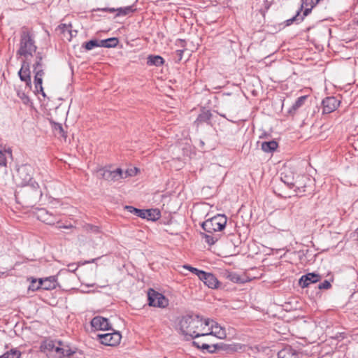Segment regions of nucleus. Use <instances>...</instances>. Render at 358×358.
Returning <instances> with one entry per match:
<instances>
[{
    "label": "nucleus",
    "instance_id": "nucleus-1",
    "mask_svg": "<svg viewBox=\"0 0 358 358\" xmlns=\"http://www.w3.org/2000/svg\"><path fill=\"white\" fill-rule=\"evenodd\" d=\"M210 325V319L199 315H185L182 317L178 324L177 329L186 341L203 337L207 327Z\"/></svg>",
    "mask_w": 358,
    "mask_h": 358
},
{
    "label": "nucleus",
    "instance_id": "nucleus-2",
    "mask_svg": "<svg viewBox=\"0 0 358 358\" xmlns=\"http://www.w3.org/2000/svg\"><path fill=\"white\" fill-rule=\"evenodd\" d=\"M36 52L37 46L32 31L26 27H22L17 56L22 57V60L31 62Z\"/></svg>",
    "mask_w": 358,
    "mask_h": 358
},
{
    "label": "nucleus",
    "instance_id": "nucleus-3",
    "mask_svg": "<svg viewBox=\"0 0 358 358\" xmlns=\"http://www.w3.org/2000/svg\"><path fill=\"white\" fill-rule=\"evenodd\" d=\"M35 55L34 63L33 64V71L34 73V85L36 91H40L43 96L45 94L42 86L43 77L44 76V64L43 59L44 55L41 52H37Z\"/></svg>",
    "mask_w": 358,
    "mask_h": 358
},
{
    "label": "nucleus",
    "instance_id": "nucleus-4",
    "mask_svg": "<svg viewBox=\"0 0 358 358\" xmlns=\"http://www.w3.org/2000/svg\"><path fill=\"white\" fill-rule=\"evenodd\" d=\"M227 218L224 215H217L203 222L201 224L203 230L208 234L220 231L224 229Z\"/></svg>",
    "mask_w": 358,
    "mask_h": 358
},
{
    "label": "nucleus",
    "instance_id": "nucleus-5",
    "mask_svg": "<svg viewBox=\"0 0 358 358\" xmlns=\"http://www.w3.org/2000/svg\"><path fill=\"white\" fill-rule=\"evenodd\" d=\"M98 173H99L103 179L108 182L118 181L122 178H127V176H133V171L131 169L130 171L127 170L124 173L120 168L113 171L106 169H100L98 170Z\"/></svg>",
    "mask_w": 358,
    "mask_h": 358
},
{
    "label": "nucleus",
    "instance_id": "nucleus-6",
    "mask_svg": "<svg viewBox=\"0 0 358 358\" xmlns=\"http://www.w3.org/2000/svg\"><path fill=\"white\" fill-rule=\"evenodd\" d=\"M313 8V0H301L300 9L297 10L294 16L285 21L286 25L289 26L294 22H299L302 21L305 16H307L311 13Z\"/></svg>",
    "mask_w": 358,
    "mask_h": 358
},
{
    "label": "nucleus",
    "instance_id": "nucleus-7",
    "mask_svg": "<svg viewBox=\"0 0 358 358\" xmlns=\"http://www.w3.org/2000/svg\"><path fill=\"white\" fill-rule=\"evenodd\" d=\"M34 169L31 165L22 164L17 169L16 180L22 186L32 182Z\"/></svg>",
    "mask_w": 358,
    "mask_h": 358
},
{
    "label": "nucleus",
    "instance_id": "nucleus-8",
    "mask_svg": "<svg viewBox=\"0 0 358 358\" xmlns=\"http://www.w3.org/2000/svg\"><path fill=\"white\" fill-rule=\"evenodd\" d=\"M98 340L105 345L116 346L122 339V335L120 331H114L112 333H107L97 335Z\"/></svg>",
    "mask_w": 358,
    "mask_h": 358
},
{
    "label": "nucleus",
    "instance_id": "nucleus-9",
    "mask_svg": "<svg viewBox=\"0 0 358 358\" xmlns=\"http://www.w3.org/2000/svg\"><path fill=\"white\" fill-rule=\"evenodd\" d=\"M149 305L154 307L165 308L168 306L169 301L166 297L159 292L150 289L148 292Z\"/></svg>",
    "mask_w": 358,
    "mask_h": 358
},
{
    "label": "nucleus",
    "instance_id": "nucleus-10",
    "mask_svg": "<svg viewBox=\"0 0 358 358\" xmlns=\"http://www.w3.org/2000/svg\"><path fill=\"white\" fill-rule=\"evenodd\" d=\"M204 334H207L204 337L214 336L220 339H224L227 337L225 329L210 320V325L207 327Z\"/></svg>",
    "mask_w": 358,
    "mask_h": 358
},
{
    "label": "nucleus",
    "instance_id": "nucleus-11",
    "mask_svg": "<svg viewBox=\"0 0 358 358\" xmlns=\"http://www.w3.org/2000/svg\"><path fill=\"white\" fill-rule=\"evenodd\" d=\"M340 105V101L334 96H328L322 101V114L334 111Z\"/></svg>",
    "mask_w": 358,
    "mask_h": 358
},
{
    "label": "nucleus",
    "instance_id": "nucleus-12",
    "mask_svg": "<svg viewBox=\"0 0 358 358\" xmlns=\"http://www.w3.org/2000/svg\"><path fill=\"white\" fill-rule=\"evenodd\" d=\"M92 327L96 331H106L110 330L111 324L109 322L108 319L101 317L96 316L91 321Z\"/></svg>",
    "mask_w": 358,
    "mask_h": 358
},
{
    "label": "nucleus",
    "instance_id": "nucleus-13",
    "mask_svg": "<svg viewBox=\"0 0 358 358\" xmlns=\"http://www.w3.org/2000/svg\"><path fill=\"white\" fill-rule=\"evenodd\" d=\"M18 75L22 81L25 82L27 85L31 84L30 62L22 60V66Z\"/></svg>",
    "mask_w": 358,
    "mask_h": 358
},
{
    "label": "nucleus",
    "instance_id": "nucleus-14",
    "mask_svg": "<svg viewBox=\"0 0 358 358\" xmlns=\"http://www.w3.org/2000/svg\"><path fill=\"white\" fill-rule=\"evenodd\" d=\"M199 278L210 289H216L218 287L219 281L211 273L203 271V275H200Z\"/></svg>",
    "mask_w": 358,
    "mask_h": 358
},
{
    "label": "nucleus",
    "instance_id": "nucleus-15",
    "mask_svg": "<svg viewBox=\"0 0 358 358\" xmlns=\"http://www.w3.org/2000/svg\"><path fill=\"white\" fill-rule=\"evenodd\" d=\"M37 217L47 224H54L57 221V217L46 209L41 208L37 213Z\"/></svg>",
    "mask_w": 358,
    "mask_h": 358
},
{
    "label": "nucleus",
    "instance_id": "nucleus-16",
    "mask_svg": "<svg viewBox=\"0 0 358 358\" xmlns=\"http://www.w3.org/2000/svg\"><path fill=\"white\" fill-rule=\"evenodd\" d=\"M57 281L54 276H50L45 279H40L38 285L36 287V289L42 288L43 289H52L56 287Z\"/></svg>",
    "mask_w": 358,
    "mask_h": 358
},
{
    "label": "nucleus",
    "instance_id": "nucleus-17",
    "mask_svg": "<svg viewBox=\"0 0 358 358\" xmlns=\"http://www.w3.org/2000/svg\"><path fill=\"white\" fill-rule=\"evenodd\" d=\"M278 358H299L296 350L290 346H286L278 353Z\"/></svg>",
    "mask_w": 358,
    "mask_h": 358
},
{
    "label": "nucleus",
    "instance_id": "nucleus-18",
    "mask_svg": "<svg viewBox=\"0 0 358 358\" xmlns=\"http://www.w3.org/2000/svg\"><path fill=\"white\" fill-rule=\"evenodd\" d=\"M192 344L194 346H196L197 348L206 350H207V352H208L210 353L215 352L217 348V344L209 345L206 342H201L199 341H194Z\"/></svg>",
    "mask_w": 358,
    "mask_h": 358
},
{
    "label": "nucleus",
    "instance_id": "nucleus-19",
    "mask_svg": "<svg viewBox=\"0 0 358 358\" xmlns=\"http://www.w3.org/2000/svg\"><path fill=\"white\" fill-rule=\"evenodd\" d=\"M71 24H61L58 27V29L64 35V37L68 41H71L74 36L73 34V31L71 29ZM74 32L76 33V31H74Z\"/></svg>",
    "mask_w": 358,
    "mask_h": 358
},
{
    "label": "nucleus",
    "instance_id": "nucleus-20",
    "mask_svg": "<svg viewBox=\"0 0 358 358\" xmlns=\"http://www.w3.org/2000/svg\"><path fill=\"white\" fill-rule=\"evenodd\" d=\"M144 215L143 216V219H147L148 220L156 221L159 220L161 217V213L158 209H148L144 210Z\"/></svg>",
    "mask_w": 358,
    "mask_h": 358
},
{
    "label": "nucleus",
    "instance_id": "nucleus-21",
    "mask_svg": "<svg viewBox=\"0 0 358 358\" xmlns=\"http://www.w3.org/2000/svg\"><path fill=\"white\" fill-rule=\"evenodd\" d=\"M312 283H313V273H308L302 275L299 280V284L301 288H306Z\"/></svg>",
    "mask_w": 358,
    "mask_h": 358
},
{
    "label": "nucleus",
    "instance_id": "nucleus-22",
    "mask_svg": "<svg viewBox=\"0 0 358 358\" xmlns=\"http://www.w3.org/2000/svg\"><path fill=\"white\" fill-rule=\"evenodd\" d=\"M55 343L56 341H54L45 340L41 344V351L45 353L53 352Z\"/></svg>",
    "mask_w": 358,
    "mask_h": 358
},
{
    "label": "nucleus",
    "instance_id": "nucleus-23",
    "mask_svg": "<svg viewBox=\"0 0 358 358\" xmlns=\"http://www.w3.org/2000/svg\"><path fill=\"white\" fill-rule=\"evenodd\" d=\"M164 62V59L159 55H149L148 57L147 64L149 66H160Z\"/></svg>",
    "mask_w": 358,
    "mask_h": 358
},
{
    "label": "nucleus",
    "instance_id": "nucleus-24",
    "mask_svg": "<svg viewBox=\"0 0 358 358\" xmlns=\"http://www.w3.org/2000/svg\"><path fill=\"white\" fill-rule=\"evenodd\" d=\"M262 150L265 152H272L278 148V143L275 141H265L262 143Z\"/></svg>",
    "mask_w": 358,
    "mask_h": 358
},
{
    "label": "nucleus",
    "instance_id": "nucleus-25",
    "mask_svg": "<svg viewBox=\"0 0 358 358\" xmlns=\"http://www.w3.org/2000/svg\"><path fill=\"white\" fill-rule=\"evenodd\" d=\"M212 114L210 110H205L201 112L196 119L194 123L197 125L200 123L208 122L211 118Z\"/></svg>",
    "mask_w": 358,
    "mask_h": 358
},
{
    "label": "nucleus",
    "instance_id": "nucleus-26",
    "mask_svg": "<svg viewBox=\"0 0 358 358\" xmlns=\"http://www.w3.org/2000/svg\"><path fill=\"white\" fill-rule=\"evenodd\" d=\"M118 39L117 38L113 37L109 38L104 40H101L100 43V47H104V48H115L118 44Z\"/></svg>",
    "mask_w": 358,
    "mask_h": 358
},
{
    "label": "nucleus",
    "instance_id": "nucleus-27",
    "mask_svg": "<svg viewBox=\"0 0 358 358\" xmlns=\"http://www.w3.org/2000/svg\"><path fill=\"white\" fill-rule=\"evenodd\" d=\"M136 10L134 6H129L123 8H117L116 16H125L134 13Z\"/></svg>",
    "mask_w": 358,
    "mask_h": 358
},
{
    "label": "nucleus",
    "instance_id": "nucleus-28",
    "mask_svg": "<svg viewBox=\"0 0 358 358\" xmlns=\"http://www.w3.org/2000/svg\"><path fill=\"white\" fill-rule=\"evenodd\" d=\"M226 278L229 280L235 282V283H243L244 282V280L241 278V276L232 271H228L225 273Z\"/></svg>",
    "mask_w": 358,
    "mask_h": 358
},
{
    "label": "nucleus",
    "instance_id": "nucleus-29",
    "mask_svg": "<svg viewBox=\"0 0 358 358\" xmlns=\"http://www.w3.org/2000/svg\"><path fill=\"white\" fill-rule=\"evenodd\" d=\"M76 352L75 350L71 349L68 345L63 344L62 350L58 352L57 355L59 358L70 357Z\"/></svg>",
    "mask_w": 358,
    "mask_h": 358
},
{
    "label": "nucleus",
    "instance_id": "nucleus-30",
    "mask_svg": "<svg viewBox=\"0 0 358 358\" xmlns=\"http://www.w3.org/2000/svg\"><path fill=\"white\" fill-rule=\"evenodd\" d=\"M20 355L21 352L19 350L12 349L0 356V358H20Z\"/></svg>",
    "mask_w": 358,
    "mask_h": 358
},
{
    "label": "nucleus",
    "instance_id": "nucleus-31",
    "mask_svg": "<svg viewBox=\"0 0 358 358\" xmlns=\"http://www.w3.org/2000/svg\"><path fill=\"white\" fill-rule=\"evenodd\" d=\"M125 208L131 213L136 215L138 217L143 218L144 215V210L134 208L131 206H126Z\"/></svg>",
    "mask_w": 358,
    "mask_h": 358
},
{
    "label": "nucleus",
    "instance_id": "nucleus-32",
    "mask_svg": "<svg viewBox=\"0 0 358 358\" xmlns=\"http://www.w3.org/2000/svg\"><path fill=\"white\" fill-rule=\"evenodd\" d=\"M52 129L56 136L66 137L64 131L61 124L53 122Z\"/></svg>",
    "mask_w": 358,
    "mask_h": 358
},
{
    "label": "nucleus",
    "instance_id": "nucleus-33",
    "mask_svg": "<svg viewBox=\"0 0 358 358\" xmlns=\"http://www.w3.org/2000/svg\"><path fill=\"white\" fill-rule=\"evenodd\" d=\"M101 43L97 40H90L83 44L87 50H92L95 47H100Z\"/></svg>",
    "mask_w": 358,
    "mask_h": 358
},
{
    "label": "nucleus",
    "instance_id": "nucleus-34",
    "mask_svg": "<svg viewBox=\"0 0 358 358\" xmlns=\"http://www.w3.org/2000/svg\"><path fill=\"white\" fill-rule=\"evenodd\" d=\"M83 228L84 231H85L86 232H92V233H95V234L99 233V227L90 224H85L83 226Z\"/></svg>",
    "mask_w": 358,
    "mask_h": 358
},
{
    "label": "nucleus",
    "instance_id": "nucleus-35",
    "mask_svg": "<svg viewBox=\"0 0 358 358\" xmlns=\"http://www.w3.org/2000/svg\"><path fill=\"white\" fill-rule=\"evenodd\" d=\"M333 281L332 277L328 280H324L322 282H320L317 287L319 289H329L331 287V282Z\"/></svg>",
    "mask_w": 358,
    "mask_h": 358
},
{
    "label": "nucleus",
    "instance_id": "nucleus-36",
    "mask_svg": "<svg viewBox=\"0 0 358 358\" xmlns=\"http://www.w3.org/2000/svg\"><path fill=\"white\" fill-rule=\"evenodd\" d=\"M183 268L191 271L192 273H194L195 275H196L199 278L200 275H203V271H201V270H199L196 268H194V267H192L189 265H184L183 266Z\"/></svg>",
    "mask_w": 358,
    "mask_h": 358
},
{
    "label": "nucleus",
    "instance_id": "nucleus-37",
    "mask_svg": "<svg viewBox=\"0 0 358 358\" xmlns=\"http://www.w3.org/2000/svg\"><path fill=\"white\" fill-rule=\"evenodd\" d=\"M281 180L285 184H286L289 188H292L294 185L292 180L287 175H284V173H281Z\"/></svg>",
    "mask_w": 358,
    "mask_h": 358
},
{
    "label": "nucleus",
    "instance_id": "nucleus-38",
    "mask_svg": "<svg viewBox=\"0 0 358 358\" xmlns=\"http://www.w3.org/2000/svg\"><path fill=\"white\" fill-rule=\"evenodd\" d=\"M306 99H307V96H301L299 97L296 99V101H295V103H294V105L292 106L293 108L296 109V108L301 107L303 104V103Z\"/></svg>",
    "mask_w": 358,
    "mask_h": 358
},
{
    "label": "nucleus",
    "instance_id": "nucleus-39",
    "mask_svg": "<svg viewBox=\"0 0 358 358\" xmlns=\"http://www.w3.org/2000/svg\"><path fill=\"white\" fill-rule=\"evenodd\" d=\"M17 94L24 104H28L30 102L29 96L24 92L18 91Z\"/></svg>",
    "mask_w": 358,
    "mask_h": 358
},
{
    "label": "nucleus",
    "instance_id": "nucleus-40",
    "mask_svg": "<svg viewBox=\"0 0 358 358\" xmlns=\"http://www.w3.org/2000/svg\"><path fill=\"white\" fill-rule=\"evenodd\" d=\"M203 236L205 238L206 242L210 245H213L217 241V238L210 234H205Z\"/></svg>",
    "mask_w": 358,
    "mask_h": 358
},
{
    "label": "nucleus",
    "instance_id": "nucleus-41",
    "mask_svg": "<svg viewBox=\"0 0 358 358\" xmlns=\"http://www.w3.org/2000/svg\"><path fill=\"white\" fill-rule=\"evenodd\" d=\"M184 50H178L175 52V60L177 62H180L181 59H182Z\"/></svg>",
    "mask_w": 358,
    "mask_h": 358
},
{
    "label": "nucleus",
    "instance_id": "nucleus-42",
    "mask_svg": "<svg viewBox=\"0 0 358 358\" xmlns=\"http://www.w3.org/2000/svg\"><path fill=\"white\" fill-rule=\"evenodd\" d=\"M7 160L6 154L1 151H0V166H6Z\"/></svg>",
    "mask_w": 358,
    "mask_h": 358
},
{
    "label": "nucleus",
    "instance_id": "nucleus-43",
    "mask_svg": "<svg viewBox=\"0 0 358 358\" xmlns=\"http://www.w3.org/2000/svg\"><path fill=\"white\" fill-rule=\"evenodd\" d=\"M324 275V273H322L320 271V268H318V270L317 271V272H315V283H316L317 282L321 280L322 278Z\"/></svg>",
    "mask_w": 358,
    "mask_h": 358
},
{
    "label": "nucleus",
    "instance_id": "nucleus-44",
    "mask_svg": "<svg viewBox=\"0 0 358 358\" xmlns=\"http://www.w3.org/2000/svg\"><path fill=\"white\" fill-rule=\"evenodd\" d=\"M325 324H326V322L322 321V322H319V324L316 325L315 330H316V332L317 334L322 333L323 329H324V325H325Z\"/></svg>",
    "mask_w": 358,
    "mask_h": 358
},
{
    "label": "nucleus",
    "instance_id": "nucleus-45",
    "mask_svg": "<svg viewBox=\"0 0 358 358\" xmlns=\"http://www.w3.org/2000/svg\"><path fill=\"white\" fill-rule=\"evenodd\" d=\"M62 345H63V343L62 341H56V343L55 344L53 352H55L57 355L58 352H59V350H62Z\"/></svg>",
    "mask_w": 358,
    "mask_h": 358
},
{
    "label": "nucleus",
    "instance_id": "nucleus-46",
    "mask_svg": "<svg viewBox=\"0 0 358 358\" xmlns=\"http://www.w3.org/2000/svg\"><path fill=\"white\" fill-rule=\"evenodd\" d=\"M331 338L336 340H343L345 338V333H338L334 336H331Z\"/></svg>",
    "mask_w": 358,
    "mask_h": 358
},
{
    "label": "nucleus",
    "instance_id": "nucleus-47",
    "mask_svg": "<svg viewBox=\"0 0 358 358\" xmlns=\"http://www.w3.org/2000/svg\"><path fill=\"white\" fill-rule=\"evenodd\" d=\"M98 10H101V11H108L110 13L117 12V9L113 8H99Z\"/></svg>",
    "mask_w": 358,
    "mask_h": 358
},
{
    "label": "nucleus",
    "instance_id": "nucleus-48",
    "mask_svg": "<svg viewBox=\"0 0 358 358\" xmlns=\"http://www.w3.org/2000/svg\"><path fill=\"white\" fill-rule=\"evenodd\" d=\"M58 227L59 229H71L73 227V226L71 224H70V225H59Z\"/></svg>",
    "mask_w": 358,
    "mask_h": 358
},
{
    "label": "nucleus",
    "instance_id": "nucleus-49",
    "mask_svg": "<svg viewBox=\"0 0 358 358\" xmlns=\"http://www.w3.org/2000/svg\"><path fill=\"white\" fill-rule=\"evenodd\" d=\"M235 348H236V350H241L242 349V345L241 344H237V345H235Z\"/></svg>",
    "mask_w": 358,
    "mask_h": 358
},
{
    "label": "nucleus",
    "instance_id": "nucleus-50",
    "mask_svg": "<svg viewBox=\"0 0 358 358\" xmlns=\"http://www.w3.org/2000/svg\"><path fill=\"white\" fill-rule=\"evenodd\" d=\"M99 258H95V259H92L91 260H89L87 262V264H91V263H94L95 262V261H96Z\"/></svg>",
    "mask_w": 358,
    "mask_h": 358
},
{
    "label": "nucleus",
    "instance_id": "nucleus-51",
    "mask_svg": "<svg viewBox=\"0 0 358 358\" xmlns=\"http://www.w3.org/2000/svg\"><path fill=\"white\" fill-rule=\"evenodd\" d=\"M3 275L7 276L8 274L6 273V272H0V278Z\"/></svg>",
    "mask_w": 358,
    "mask_h": 358
},
{
    "label": "nucleus",
    "instance_id": "nucleus-52",
    "mask_svg": "<svg viewBox=\"0 0 358 358\" xmlns=\"http://www.w3.org/2000/svg\"><path fill=\"white\" fill-rule=\"evenodd\" d=\"M315 48L317 49V50H320L319 46H317L316 45H315Z\"/></svg>",
    "mask_w": 358,
    "mask_h": 358
},
{
    "label": "nucleus",
    "instance_id": "nucleus-53",
    "mask_svg": "<svg viewBox=\"0 0 358 358\" xmlns=\"http://www.w3.org/2000/svg\"><path fill=\"white\" fill-rule=\"evenodd\" d=\"M179 42L181 43H185V41L183 40H179Z\"/></svg>",
    "mask_w": 358,
    "mask_h": 358
},
{
    "label": "nucleus",
    "instance_id": "nucleus-54",
    "mask_svg": "<svg viewBox=\"0 0 358 358\" xmlns=\"http://www.w3.org/2000/svg\"><path fill=\"white\" fill-rule=\"evenodd\" d=\"M31 185L32 187H35V185H34V182H31Z\"/></svg>",
    "mask_w": 358,
    "mask_h": 358
},
{
    "label": "nucleus",
    "instance_id": "nucleus-55",
    "mask_svg": "<svg viewBox=\"0 0 358 358\" xmlns=\"http://www.w3.org/2000/svg\"><path fill=\"white\" fill-rule=\"evenodd\" d=\"M357 240L358 241V228L357 229Z\"/></svg>",
    "mask_w": 358,
    "mask_h": 358
},
{
    "label": "nucleus",
    "instance_id": "nucleus-56",
    "mask_svg": "<svg viewBox=\"0 0 358 358\" xmlns=\"http://www.w3.org/2000/svg\"><path fill=\"white\" fill-rule=\"evenodd\" d=\"M357 24H358V20H357Z\"/></svg>",
    "mask_w": 358,
    "mask_h": 358
}]
</instances>
